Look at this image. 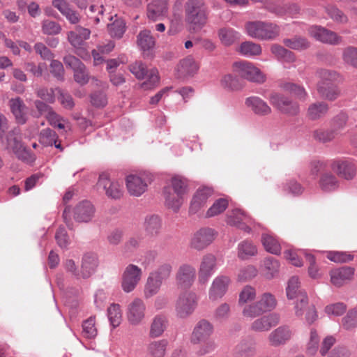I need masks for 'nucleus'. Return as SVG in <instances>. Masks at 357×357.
<instances>
[{"instance_id":"26","label":"nucleus","mask_w":357,"mask_h":357,"mask_svg":"<svg viewBox=\"0 0 357 357\" xmlns=\"http://www.w3.org/2000/svg\"><path fill=\"white\" fill-rule=\"evenodd\" d=\"M291 330L286 326H282L273 330L268 337L269 344L273 347H278L284 344L292 336Z\"/></svg>"},{"instance_id":"59","label":"nucleus","mask_w":357,"mask_h":357,"mask_svg":"<svg viewBox=\"0 0 357 357\" xmlns=\"http://www.w3.org/2000/svg\"><path fill=\"white\" fill-rule=\"evenodd\" d=\"M228 206V200L225 198L217 199L206 212L208 217L218 215L224 212Z\"/></svg>"},{"instance_id":"39","label":"nucleus","mask_w":357,"mask_h":357,"mask_svg":"<svg viewBox=\"0 0 357 357\" xmlns=\"http://www.w3.org/2000/svg\"><path fill=\"white\" fill-rule=\"evenodd\" d=\"M168 341L162 339L151 342L147 346V354L150 357H164Z\"/></svg>"},{"instance_id":"11","label":"nucleus","mask_w":357,"mask_h":357,"mask_svg":"<svg viewBox=\"0 0 357 357\" xmlns=\"http://www.w3.org/2000/svg\"><path fill=\"white\" fill-rule=\"evenodd\" d=\"M308 34L317 40L330 45H339L342 42V37L336 32L319 25H313L308 28Z\"/></svg>"},{"instance_id":"43","label":"nucleus","mask_w":357,"mask_h":357,"mask_svg":"<svg viewBox=\"0 0 357 357\" xmlns=\"http://www.w3.org/2000/svg\"><path fill=\"white\" fill-rule=\"evenodd\" d=\"M286 294L288 299H298L300 294H306V293L301 288L299 279L298 277H291L287 283L286 288Z\"/></svg>"},{"instance_id":"20","label":"nucleus","mask_w":357,"mask_h":357,"mask_svg":"<svg viewBox=\"0 0 357 357\" xmlns=\"http://www.w3.org/2000/svg\"><path fill=\"white\" fill-rule=\"evenodd\" d=\"M355 268L343 266L332 270L330 272L331 281L336 287H341L353 280Z\"/></svg>"},{"instance_id":"17","label":"nucleus","mask_w":357,"mask_h":357,"mask_svg":"<svg viewBox=\"0 0 357 357\" xmlns=\"http://www.w3.org/2000/svg\"><path fill=\"white\" fill-rule=\"evenodd\" d=\"M8 106L17 123L24 125L28 120V107L20 97L9 100Z\"/></svg>"},{"instance_id":"13","label":"nucleus","mask_w":357,"mask_h":357,"mask_svg":"<svg viewBox=\"0 0 357 357\" xmlns=\"http://www.w3.org/2000/svg\"><path fill=\"white\" fill-rule=\"evenodd\" d=\"M196 278L195 268L188 264H183L178 268L175 275L177 287L182 289H190Z\"/></svg>"},{"instance_id":"64","label":"nucleus","mask_w":357,"mask_h":357,"mask_svg":"<svg viewBox=\"0 0 357 357\" xmlns=\"http://www.w3.org/2000/svg\"><path fill=\"white\" fill-rule=\"evenodd\" d=\"M42 31L46 35H57L61 31V26L54 21L45 20L42 22Z\"/></svg>"},{"instance_id":"38","label":"nucleus","mask_w":357,"mask_h":357,"mask_svg":"<svg viewBox=\"0 0 357 357\" xmlns=\"http://www.w3.org/2000/svg\"><path fill=\"white\" fill-rule=\"evenodd\" d=\"M339 186L337 178L331 172L321 174L319 180V187L322 191L331 192L335 190Z\"/></svg>"},{"instance_id":"23","label":"nucleus","mask_w":357,"mask_h":357,"mask_svg":"<svg viewBox=\"0 0 357 357\" xmlns=\"http://www.w3.org/2000/svg\"><path fill=\"white\" fill-rule=\"evenodd\" d=\"M280 322V316L276 313H271L255 319L251 324V329L256 332H265Z\"/></svg>"},{"instance_id":"62","label":"nucleus","mask_w":357,"mask_h":357,"mask_svg":"<svg viewBox=\"0 0 357 357\" xmlns=\"http://www.w3.org/2000/svg\"><path fill=\"white\" fill-rule=\"evenodd\" d=\"M336 131L332 130L318 129L313 133L315 139L326 143L332 141L337 136Z\"/></svg>"},{"instance_id":"46","label":"nucleus","mask_w":357,"mask_h":357,"mask_svg":"<svg viewBox=\"0 0 357 357\" xmlns=\"http://www.w3.org/2000/svg\"><path fill=\"white\" fill-rule=\"evenodd\" d=\"M220 84L228 91H238L243 88V84L240 79L231 74L223 75L220 79Z\"/></svg>"},{"instance_id":"40","label":"nucleus","mask_w":357,"mask_h":357,"mask_svg":"<svg viewBox=\"0 0 357 357\" xmlns=\"http://www.w3.org/2000/svg\"><path fill=\"white\" fill-rule=\"evenodd\" d=\"M261 243L265 250L273 255H278L281 251V246L276 237L269 233H264L261 235Z\"/></svg>"},{"instance_id":"18","label":"nucleus","mask_w":357,"mask_h":357,"mask_svg":"<svg viewBox=\"0 0 357 357\" xmlns=\"http://www.w3.org/2000/svg\"><path fill=\"white\" fill-rule=\"evenodd\" d=\"M213 333V325L206 319H202L196 324L191 335V342L198 344L206 342Z\"/></svg>"},{"instance_id":"33","label":"nucleus","mask_w":357,"mask_h":357,"mask_svg":"<svg viewBox=\"0 0 357 357\" xmlns=\"http://www.w3.org/2000/svg\"><path fill=\"white\" fill-rule=\"evenodd\" d=\"M198 69V63L191 56L182 59L177 67L178 72L181 77L192 76Z\"/></svg>"},{"instance_id":"6","label":"nucleus","mask_w":357,"mask_h":357,"mask_svg":"<svg viewBox=\"0 0 357 357\" xmlns=\"http://www.w3.org/2000/svg\"><path fill=\"white\" fill-rule=\"evenodd\" d=\"M129 70L139 79L147 78V80L141 85V87L145 90L154 88L159 82L158 70L153 68L148 71L142 61H135L130 64Z\"/></svg>"},{"instance_id":"52","label":"nucleus","mask_w":357,"mask_h":357,"mask_svg":"<svg viewBox=\"0 0 357 357\" xmlns=\"http://www.w3.org/2000/svg\"><path fill=\"white\" fill-rule=\"evenodd\" d=\"M263 264L267 278L271 279L278 273L280 265L279 261L274 257H270L266 258L264 260Z\"/></svg>"},{"instance_id":"34","label":"nucleus","mask_w":357,"mask_h":357,"mask_svg":"<svg viewBox=\"0 0 357 357\" xmlns=\"http://www.w3.org/2000/svg\"><path fill=\"white\" fill-rule=\"evenodd\" d=\"M317 90L321 97L330 101L336 100L340 95L339 88L334 84L324 85L323 82H318Z\"/></svg>"},{"instance_id":"45","label":"nucleus","mask_w":357,"mask_h":357,"mask_svg":"<svg viewBox=\"0 0 357 357\" xmlns=\"http://www.w3.org/2000/svg\"><path fill=\"white\" fill-rule=\"evenodd\" d=\"M162 226L161 219L158 215H148L144 222L146 232L150 236H156L159 234Z\"/></svg>"},{"instance_id":"29","label":"nucleus","mask_w":357,"mask_h":357,"mask_svg":"<svg viewBox=\"0 0 357 357\" xmlns=\"http://www.w3.org/2000/svg\"><path fill=\"white\" fill-rule=\"evenodd\" d=\"M212 192L213 190L210 188L204 187L198 189L191 201L190 211L197 212L205 204Z\"/></svg>"},{"instance_id":"32","label":"nucleus","mask_w":357,"mask_h":357,"mask_svg":"<svg viewBox=\"0 0 357 357\" xmlns=\"http://www.w3.org/2000/svg\"><path fill=\"white\" fill-rule=\"evenodd\" d=\"M168 326V319L164 315H156L151 324L149 336L155 338L161 336Z\"/></svg>"},{"instance_id":"48","label":"nucleus","mask_w":357,"mask_h":357,"mask_svg":"<svg viewBox=\"0 0 357 357\" xmlns=\"http://www.w3.org/2000/svg\"><path fill=\"white\" fill-rule=\"evenodd\" d=\"M239 51L244 56H254L260 55L262 50L259 44L252 41H246L241 44Z\"/></svg>"},{"instance_id":"4","label":"nucleus","mask_w":357,"mask_h":357,"mask_svg":"<svg viewBox=\"0 0 357 357\" xmlns=\"http://www.w3.org/2000/svg\"><path fill=\"white\" fill-rule=\"evenodd\" d=\"M198 305V296L193 291L181 294L175 303V314L179 319H186L195 312Z\"/></svg>"},{"instance_id":"3","label":"nucleus","mask_w":357,"mask_h":357,"mask_svg":"<svg viewBox=\"0 0 357 357\" xmlns=\"http://www.w3.org/2000/svg\"><path fill=\"white\" fill-rule=\"evenodd\" d=\"M188 192V184L185 179L180 176H174L171 179L169 186L165 188V196L167 206L174 211H177L184 201V196Z\"/></svg>"},{"instance_id":"27","label":"nucleus","mask_w":357,"mask_h":357,"mask_svg":"<svg viewBox=\"0 0 357 357\" xmlns=\"http://www.w3.org/2000/svg\"><path fill=\"white\" fill-rule=\"evenodd\" d=\"M90 35L91 31L89 29L77 26L75 30L67 33V39L73 47L79 49L89 38Z\"/></svg>"},{"instance_id":"22","label":"nucleus","mask_w":357,"mask_h":357,"mask_svg":"<svg viewBox=\"0 0 357 357\" xmlns=\"http://www.w3.org/2000/svg\"><path fill=\"white\" fill-rule=\"evenodd\" d=\"M126 184L130 195L139 197L147 189V181L142 176L130 174L126 177Z\"/></svg>"},{"instance_id":"24","label":"nucleus","mask_w":357,"mask_h":357,"mask_svg":"<svg viewBox=\"0 0 357 357\" xmlns=\"http://www.w3.org/2000/svg\"><path fill=\"white\" fill-rule=\"evenodd\" d=\"M245 105L258 116H268L272 112L268 103L258 96H252L245 98Z\"/></svg>"},{"instance_id":"53","label":"nucleus","mask_w":357,"mask_h":357,"mask_svg":"<svg viewBox=\"0 0 357 357\" xmlns=\"http://www.w3.org/2000/svg\"><path fill=\"white\" fill-rule=\"evenodd\" d=\"M342 59L345 64L357 68V47L349 46L343 49Z\"/></svg>"},{"instance_id":"16","label":"nucleus","mask_w":357,"mask_h":357,"mask_svg":"<svg viewBox=\"0 0 357 357\" xmlns=\"http://www.w3.org/2000/svg\"><path fill=\"white\" fill-rule=\"evenodd\" d=\"M146 305L144 301L135 298L127 307V319L132 325L140 324L145 317Z\"/></svg>"},{"instance_id":"61","label":"nucleus","mask_w":357,"mask_h":357,"mask_svg":"<svg viewBox=\"0 0 357 357\" xmlns=\"http://www.w3.org/2000/svg\"><path fill=\"white\" fill-rule=\"evenodd\" d=\"M56 138L57 135L54 130L46 128L40 132L39 142L45 146H51L54 143H56Z\"/></svg>"},{"instance_id":"25","label":"nucleus","mask_w":357,"mask_h":357,"mask_svg":"<svg viewBox=\"0 0 357 357\" xmlns=\"http://www.w3.org/2000/svg\"><path fill=\"white\" fill-rule=\"evenodd\" d=\"M95 213V208L89 201H82L74 209V218L79 222H89Z\"/></svg>"},{"instance_id":"37","label":"nucleus","mask_w":357,"mask_h":357,"mask_svg":"<svg viewBox=\"0 0 357 357\" xmlns=\"http://www.w3.org/2000/svg\"><path fill=\"white\" fill-rule=\"evenodd\" d=\"M236 357H252L256 354L255 343L252 340H243L234 349Z\"/></svg>"},{"instance_id":"5","label":"nucleus","mask_w":357,"mask_h":357,"mask_svg":"<svg viewBox=\"0 0 357 357\" xmlns=\"http://www.w3.org/2000/svg\"><path fill=\"white\" fill-rule=\"evenodd\" d=\"M233 69L239 77L248 81L261 84L266 80V75L252 63L244 61L235 62Z\"/></svg>"},{"instance_id":"36","label":"nucleus","mask_w":357,"mask_h":357,"mask_svg":"<svg viewBox=\"0 0 357 357\" xmlns=\"http://www.w3.org/2000/svg\"><path fill=\"white\" fill-rule=\"evenodd\" d=\"M268 10L280 16L287 15L294 17L300 13L301 7L297 3H291L282 6L275 4V6H269Z\"/></svg>"},{"instance_id":"10","label":"nucleus","mask_w":357,"mask_h":357,"mask_svg":"<svg viewBox=\"0 0 357 357\" xmlns=\"http://www.w3.org/2000/svg\"><path fill=\"white\" fill-rule=\"evenodd\" d=\"M142 276V269L136 265H128L121 278V287L123 291H132L139 283Z\"/></svg>"},{"instance_id":"30","label":"nucleus","mask_w":357,"mask_h":357,"mask_svg":"<svg viewBox=\"0 0 357 357\" xmlns=\"http://www.w3.org/2000/svg\"><path fill=\"white\" fill-rule=\"evenodd\" d=\"M97 266L98 259L95 255H84L82 260L81 268L79 271L80 277L83 278H89L95 272Z\"/></svg>"},{"instance_id":"15","label":"nucleus","mask_w":357,"mask_h":357,"mask_svg":"<svg viewBox=\"0 0 357 357\" xmlns=\"http://www.w3.org/2000/svg\"><path fill=\"white\" fill-rule=\"evenodd\" d=\"M216 266V258L212 254L204 255L201 261L198 270V282L206 284Z\"/></svg>"},{"instance_id":"51","label":"nucleus","mask_w":357,"mask_h":357,"mask_svg":"<svg viewBox=\"0 0 357 357\" xmlns=\"http://www.w3.org/2000/svg\"><path fill=\"white\" fill-rule=\"evenodd\" d=\"M257 302L264 313L273 310L277 305L275 296L268 292L263 294Z\"/></svg>"},{"instance_id":"58","label":"nucleus","mask_w":357,"mask_h":357,"mask_svg":"<svg viewBox=\"0 0 357 357\" xmlns=\"http://www.w3.org/2000/svg\"><path fill=\"white\" fill-rule=\"evenodd\" d=\"M342 326L347 331L357 327V309L349 310L342 319Z\"/></svg>"},{"instance_id":"28","label":"nucleus","mask_w":357,"mask_h":357,"mask_svg":"<svg viewBox=\"0 0 357 357\" xmlns=\"http://www.w3.org/2000/svg\"><path fill=\"white\" fill-rule=\"evenodd\" d=\"M167 3L165 1L152 0L147 6L146 15L152 21L162 20L167 15Z\"/></svg>"},{"instance_id":"49","label":"nucleus","mask_w":357,"mask_h":357,"mask_svg":"<svg viewBox=\"0 0 357 357\" xmlns=\"http://www.w3.org/2000/svg\"><path fill=\"white\" fill-rule=\"evenodd\" d=\"M325 11L331 20L338 24H347L349 22L348 17L337 7L328 5L325 7Z\"/></svg>"},{"instance_id":"21","label":"nucleus","mask_w":357,"mask_h":357,"mask_svg":"<svg viewBox=\"0 0 357 357\" xmlns=\"http://www.w3.org/2000/svg\"><path fill=\"white\" fill-rule=\"evenodd\" d=\"M229 284L230 280L228 277L224 275L216 277L209 289V299L215 301L222 298L226 294Z\"/></svg>"},{"instance_id":"12","label":"nucleus","mask_w":357,"mask_h":357,"mask_svg":"<svg viewBox=\"0 0 357 357\" xmlns=\"http://www.w3.org/2000/svg\"><path fill=\"white\" fill-rule=\"evenodd\" d=\"M269 101L282 113L294 116L299 112L298 104L281 93H272L269 96Z\"/></svg>"},{"instance_id":"14","label":"nucleus","mask_w":357,"mask_h":357,"mask_svg":"<svg viewBox=\"0 0 357 357\" xmlns=\"http://www.w3.org/2000/svg\"><path fill=\"white\" fill-rule=\"evenodd\" d=\"M216 232L214 229L204 227L197 231L190 241V246L197 250H202L210 245L215 238Z\"/></svg>"},{"instance_id":"63","label":"nucleus","mask_w":357,"mask_h":357,"mask_svg":"<svg viewBox=\"0 0 357 357\" xmlns=\"http://www.w3.org/2000/svg\"><path fill=\"white\" fill-rule=\"evenodd\" d=\"M82 335L88 339L94 338L97 335V329L95 326V318L90 317L82 324Z\"/></svg>"},{"instance_id":"54","label":"nucleus","mask_w":357,"mask_h":357,"mask_svg":"<svg viewBox=\"0 0 357 357\" xmlns=\"http://www.w3.org/2000/svg\"><path fill=\"white\" fill-rule=\"evenodd\" d=\"M317 75L319 78L318 82H323L324 85L333 84L340 78V75L336 71L328 70V69H320L317 72Z\"/></svg>"},{"instance_id":"50","label":"nucleus","mask_w":357,"mask_h":357,"mask_svg":"<svg viewBox=\"0 0 357 357\" xmlns=\"http://www.w3.org/2000/svg\"><path fill=\"white\" fill-rule=\"evenodd\" d=\"M249 217L247 214L238 208L229 211L227 215V223L234 226H238L241 222L247 221Z\"/></svg>"},{"instance_id":"35","label":"nucleus","mask_w":357,"mask_h":357,"mask_svg":"<svg viewBox=\"0 0 357 357\" xmlns=\"http://www.w3.org/2000/svg\"><path fill=\"white\" fill-rule=\"evenodd\" d=\"M328 111V105L324 102H315L309 105L307 111V116L312 121H316L323 118Z\"/></svg>"},{"instance_id":"41","label":"nucleus","mask_w":357,"mask_h":357,"mask_svg":"<svg viewBox=\"0 0 357 357\" xmlns=\"http://www.w3.org/2000/svg\"><path fill=\"white\" fill-rule=\"evenodd\" d=\"M284 45L292 50L302 51L310 47V42L305 37L295 36L291 38H284Z\"/></svg>"},{"instance_id":"9","label":"nucleus","mask_w":357,"mask_h":357,"mask_svg":"<svg viewBox=\"0 0 357 357\" xmlns=\"http://www.w3.org/2000/svg\"><path fill=\"white\" fill-rule=\"evenodd\" d=\"M97 186L98 189H102L110 199H119L123 196L122 185L119 181L112 180L108 173L102 172L100 174Z\"/></svg>"},{"instance_id":"42","label":"nucleus","mask_w":357,"mask_h":357,"mask_svg":"<svg viewBox=\"0 0 357 357\" xmlns=\"http://www.w3.org/2000/svg\"><path fill=\"white\" fill-rule=\"evenodd\" d=\"M162 284V282L160 280L157 279L150 273L144 285V297L146 298H150L156 295L159 292Z\"/></svg>"},{"instance_id":"8","label":"nucleus","mask_w":357,"mask_h":357,"mask_svg":"<svg viewBox=\"0 0 357 357\" xmlns=\"http://www.w3.org/2000/svg\"><path fill=\"white\" fill-rule=\"evenodd\" d=\"M294 311L296 317L303 319L305 317V321L310 325L318 318L315 306L308 303L307 294H300L299 298L296 299Z\"/></svg>"},{"instance_id":"47","label":"nucleus","mask_w":357,"mask_h":357,"mask_svg":"<svg viewBox=\"0 0 357 357\" xmlns=\"http://www.w3.org/2000/svg\"><path fill=\"white\" fill-rule=\"evenodd\" d=\"M257 253V248L251 241H244L238 245V257L241 259H246Z\"/></svg>"},{"instance_id":"19","label":"nucleus","mask_w":357,"mask_h":357,"mask_svg":"<svg viewBox=\"0 0 357 357\" xmlns=\"http://www.w3.org/2000/svg\"><path fill=\"white\" fill-rule=\"evenodd\" d=\"M331 169L340 177L347 180L352 179L356 172L355 165L349 160H334L331 164Z\"/></svg>"},{"instance_id":"60","label":"nucleus","mask_w":357,"mask_h":357,"mask_svg":"<svg viewBox=\"0 0 357 357\" xmlns=\"http://www.w3.org/2000/svg\"><path fill=\"white\" fill-rule=\"evenodd\" d=\"M126 31V24L121 19L116 20L113 23L108 25V31L113 38H121Z\"/></svg>"},{"instance_id":"1","label":"nucleus","mask_w":357,"mask_h":357,"mask_svg":"<svg viewBox=\"0 0 357 357\" xmlns=\"http://www.w3.org/2000/svg\"><path fill=\"white\" fill-rule=\"evenodd\" d=\"M208 7L204 0H188L185 4V19L194 31L201 30L207 23Z\"/></svg>"},{"instance_id":"7","label":"nucleus","mask_w":357,"mask_h":357,"mask_svg":"<svg viewBox=\"0 0 357 357\" xmlns=\"http://www.w3.org/2000/svg\"><path fill=\"white\" fill-rule=\"evenodd\" d=\"M6 149L12 151L15 156L23 161H29L31 153L22 142L19 129L15 128L6 135Z\"/></svg>"},{"instance_id":"55","label":"nucleus","mask_w":357,"mask_h":357,"mask_svg":"<svg viewBox=\"0 0 357 357\" xmlns=\"http://www.w3.org/2000/svg\"><path fill=\"white\" fill-rule=\"evenodd\" d=\"M172 266L169 263H163L160 264L155 270L151 272L155 278L160 280L162 282L168 279L172 273Z\"/></svg>"},{"instance_id":"31","label":"nucleus","mask_w":357,"mask_h":357,"mask_svg":"<svg viewBox=\"0 0 357 357\" xmlns=\"http://www.w3.org/2000/svg\"><path fill=\"white\" fill-rule=\"evenodd\" d=\"M137 46L144 52H150L153 50L155 45V38L151 31L144 29L141 31L137 36Z\"/></svg>"},{"instance_id":"56","label":"nucleus","mask_w":357,"mask_h":357,"mask_svg":"<svg viewBox=\"0 0 357 357\" xmlns=\"http://www.w3.org/2000/svg\"><path fill=\"white\" fill-rule=\"evenodd\" d=\"M108 317L113 327L119 326L122 320V314L119 304H112L107 310Z\"/></svg>"},{"instance_id":"57","label":"nucleus","mask_w":357,"mask_h":357,"mask_svg":"<svg viewBox=\"0 0 357 357\" xmlns=\"http://www.w3.org/2000/svg\"><path fill=\"white\" fill-rule=\"evenodd\" d=\"M326 257L335 263H347L354 259V256L346 252L329 251L326 252Z\"/></svg>"},{"instance_id":"2","label":"nucleus","mask_w":357,"mask_h":357,"mask_svg":"<svg viewBox=\"0 0 357 357\" xmlns=\"http://www.w3.org/2000/svg\"><path fill=\"white\" fill-rule=\"evenodd\" d=\"M245 29L250 37L259 40H274L280 34V26L267 21L248 22L245 24Z\"/></svg>"},{"instance_id":"44","label":"nucleus","mask_w":357,"mask_h":357,"mask_svg":"<svg viewBox=\"0 0 357 357\" xmlns=\"http://www.w3.org/2000/svg\"><path fill=\"white\" fill-rule=\"evenodd\" d=\"M218 36L222 44L229 46L240 38V34L234 29L224 27L219 30Z\"/></svg>"}]
</instances>
